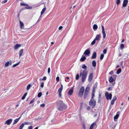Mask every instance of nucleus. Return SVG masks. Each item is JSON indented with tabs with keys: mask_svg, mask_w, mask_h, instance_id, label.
Here are the masks:
<instances>
[{
	"mask_svg": "<svg viewBox=\"0 0 129 129\" xmlns=\"http://www.w3.org/2000/svg\"><path fill=\"white\" fill-rule=\"evenodd\" d=\"M25 98V96H24L23 95L22 97L21 98V99L23 100Z\"/></svg>",
	"mask_w": 129,
	"mask_h": 129,
	"instance_id": "338daca9",
	"label": "nucleus"
},
{
	"mask_svg": "<svg viewBox=\"0 0 129 129\" xmlns=\"http://www.w3.org/2000/svg\"><path fill=\"white\" fill-rule=\"evenodd\" d=\"M21 45L18 44H16L14 47V49L15 50H17L18 48L20 47Z\"/></svg>",
	"mask_w": 129,
	"mask_h": 129,
	"instance_id": "2eb2a0df",
	"label": "nucleus"
},
{
	"mask_svg": "<svg viewBox=\"0 0 129 129\" xmlns=\"http://www.w3.org/2000/svg\"><path fill=\"white\" fill-rule=\"evenodd\" d=\"M92 66L94 67H95L96 65V62L95 60H93L92 62Z\"/></svg>",
	"mask_w": 129,
	"mask_h": 129,
	"instance_id": "393cba45",
	"label": "nucleus"
},
{
	"mask_svg": "<svg viewBox=\"0 0 129 129\" xmlns=\"http://www.w3.org/2000/svg\"><path fill=\"white\" fill-rule=\"evenodd\" d=\"M113 73V71H111L109 73V74L112 75Z\"/></svg>",
	"mask_w": 129,
	"mask_h": 129,
	"instance_id": "052dcab7",
	"label": "nucleus"
},
{
	"mask_svg": "<svg viewBox=\"0 0 129 129\" xmlns=\"http://www.w3.org/2000/svg\"><path fill=\"white\" fill-rule=\"evenodd\" d=\"M58 95L60 97H61V92H58Z\"/></svg>",
	"mask_w": 129,
	"mask_h": 129,
	"instance_id": "4d7b16f0",
	"label": "nucleus"
},
{
	"mask_svg": "<svg viewBox=\"0 0 129 129\" xmlns=\"http://www.w3.org/2000/svg\"><path fill=\"white\" fill-rule=\"evenodd\" d=\"M113 76L114 77L113 78H114V79L115 80L116 79V77H117V75H113Z\"/></svg>",
	"mask_w": 129,
	"mask_h": 129,
	"instance_id": "bf43d9fd",
	"label": "nucleus"
},
{
	"mask_svg": "<svg viewBox=\"0 0 129 129\" xmlns=\"http://www.w3.org/2000/svg\"><path fill=\"white\" fill-rule=\"evenodd\" d=\"M96 56V52H94L93 53L92 55L91 58V59L95 58Z\"/></svg>",
	"mask_w": 129,
	"mask_h": 129,
	"instance_id": "f3484780",
	"label": "nucleus"
},
{
	"mask_svg": "<svg viewBox=\"0 0 129 129\" xmlns=\"http://www.w3.org/2000/svg\"><path fill=\"white\" fill-rule=\"evenodd\" d=\"M33 126H29L28 127V129H32Z\"/></svg>",
	"mask_w": 129,
	"mask_h": 129,
	"instance_id": "13d9d810",
	"label": "nucleus"
},
{
	"mask_svg": "<svg viewBox=\"0 0 129 129\" xmlns=\"http://www.w3.org/2000/svg\"><path fill=\"white\" fill-rule=\"evenodd\" d=\"M90 90L89 87L87 86L85 90V92H86L87 93H88V92Z\"/></svg>",
	"mask_w": 129,
	"mask_h": 129,
	"instance_id": "cd10ccee",
	"label": "nucleus"
},
{
	"mask_svg": "<svg viewBox=\"0 0 129 129\" xmlns=\"http://www.w3.org/2000/svg\"><path fill=\"white\" fill-rule=\"evenodd\" d=\"M63 27L62 26H60L59 27V30H61L62 29Z\"/></svg>",
	"mask_w": 129,
	"mask_h": 129,
	"instance_id": "69168bd1",
	"label": "nucleus"
},
{
	"mask_svg": "<svg viewBox=\"0 0 129 129\" xmlns=\"http://www.w3.org/2000/svg\"><path fill=\"white\" fill-rule=\"evenodd\" d=\"M50 68H49L48 69V73L49 74L50 73Z\"/></svg>",
	"mask_w": 129,
	"mask_h": 129,
	"instance_id": "5fc2aeb1",
	"label": "nucleus"
},
{
	"mask_svg": "<svg viewBox=\"0 0 129 129\" xmlns=\"http://www.w3.org/2000/svg\"><path fill=\"white\" fill-rule=\"evenodd\" d=\"M45 105L44 104H43L40 105V106L42 108H44L45 107Z\"/></svg>",
	"mask_w": 129,
	"mask_h": 129,
	"instance_id": "09e8293b",
	"label": "nucleus"
},
{
	"mask_svg": "<svg viewBox=\"0 0 129 129\" xmlns=\"http://www.w3.org/2000/svg\"><path fill=\"white\" fill-rule=\"evenodd\" d=\"M88 93L85 92L84 95V99H86L88 97Z\"/></svg>",
	"mask_w": 129,
	"mask_h": 129,
	"instance_id": "412c9836",
	"label": "nucleus"
},
{
	"mask_svg": "<svg viewBox=\"0 0 129 129\" xmlns=\"http://www.w3.org/2000/svg\"><path fill=\"white\" fill-rule=\"evenodd\" d=\"M128 2V0H124L123 2V4H122V7H125Z\"/></svg>",
	"mask_w": 129,
	"mask_h": 129,
	"instance_id": "9d476101",
	"label": "nucleus"
},
{
	"mask_svg": "<svg viewBox=\"0 0 129 129\" xmlns=\"http://www.w3.org/2000/svg\"><path fill=\"white\" fill-rule=\"evenodd\" d=\"M84 87L83 86L82 87L80 88L79 92L78 95L80 97H82L83 95V92L84 91Z\"/></svg>",
	"mask_w": 129,
	"mask_h": 129,
	"instance_id": "20e7f679",
	"label": "nucleus"
},
{
	"mask_svg": "<svg viewBox=\"0 0 129 129\" xmlns=\"http://www.w3.org/2000/svg\"><path fill=\"white\" fill-rule=\"evenodd\" d=\"M82 69H86L87 66L85 64H83L82 66Z\"/></svg>",
	"mask_w": 129,
	"mask_h": 129,
	"instance_id": "e433bc0d",
	"label": "nucleus"
},
{
	"mask_svg": "<svg viewBox=\"0 0 129 129\" xmlns=\"http://www.w3.org/2000/svg\"><path fill=\"white\" fill-rule=\"evenodd\" d=\"M44 86V83L43 82H42L41 83V87H42L43 88Z\"/></svg>",
	"mask_w": 129,
	"mask_h": 129,
	"instance_id": "8fccbe9b",
	"label": "nucleus"
},
{
	"mask_svg": "<svg viewBox=\"0 0 129 129\" xmlns=\"http://www.w3.org/2000/svg\"><path fill=\"white\" fill-rule=\"evenodd\" d=\"M86 59V57L83 56V55L82 56V57L80 60V61L81 62H83L85 61V59Z\"/></svg>",
	"mask_w": 129,
	"mask_h": 129,
	"instance_id": "6ab92c4d",
	"label": "nucleus"
},
{
	"mask_svg": "<svg viewBox=\"0 0 129 129\" xmlns=\"http://www.w3.org/2000/svg\"><path fill=\"white\" fill-rule=\"evenodd\" d=\"M90 108V107H89V106H88L87 107L86 109L87 110H89Z\"/></svg>",
	"mask_w": 129,
	"mask_h": 129,
	"instance_id": "0e129e2a",
	"label": "nucleus"
},
{
	"mask_svg": "<svg viewBox=\"0 0 129 129\" xmlns=\"http://www.w3.org/2000/svg\"><path fill=\"white\" fill-rule=\"evenodd\" d=\"M105 95L107 100H109V99L111 100L112 97V94L111 93L109 94V93L106 92L105 93Z\"/></svg>",
	"mask_w": 129,
	"mask_h": 129,
	"instance_id": "39448f33",
	"label": "nucleus"
},
{
	"mask_svg": "<svg viewBox=\"0 0 129 129\" xmlns=\"http://www.w3.org/2000/svg\"><path fill=\"white\" fill-rule=\"evenodd\" d=\"M57 106L58 109L60 111H62L67 108V105L60 100L57 101Z\"/></svg>",
	"mask_w": 129,
	"mask_h": 129,
	"instance_id": "f257e3e1",
	"label": "nucleus"
},
{
	"mask_svg": "<svg viewBox=\"0 0 129 129\" xmlns=\"http://www.w3.org/2000/svg\"><path fill=\"white\" fill-rule=\"evenodd\" d=\"M20 62H19L18 63H16L13 65V66L12 67V68H14L16 66H17V65H18V64H19L20 63Z\"/></svg>",
	"mask_w": 129,
	"mask_h": 129,
	"instance_id": "72a5a7b5",
	"label": "nucleus"
},
{
	"mask_svg": "<svg viewBox=\"0 0 129 129\" xmlns=\"http://www.w3.org/2000/svg\"><path fill=\"white\" fill-rule=\"evenodd\" d=\"M124 45L123 44H121L120 45V49L121 50H122L124 48Z\"/></svg>",
	"mask_w": 129,
	"mask_h": 129,
	"instance_id": "473e14b6",
	"label": "nucleus"
},
{
	"mask_svg": "<svg viewBox=\"0 0 129 129\" xmlns=\"http://www.w3.org/2000/svg\"><path fill=\"white\" fill-rule=\"evenodd\" d=\"M101 94H99V98H98V103H100L101 101V100H100L101 99Z\"/></svg>",
	"mask_w": 129,
	"mask_h": 129,
	"instance_id": "2f4dec72",
	"label": "nucleus"
},
{
	"mask_svg": "<svg viewBox=\"0 0 129 129\" xmlns=\"http://www.w3.org/2000/svg\"><path fill=\"white\" fill-rule=\"evenodd\" d=\"M34 99L33 100H31L29 103V104H32L33 103L34 101Z\"/></svg>",
	"mask_w": 129,
	"mask_h": 129,
	"instance_id": "864d4df0",
	"label": "nucleus"
},
{
	"mask_svg": "<svg viewBox=\"0 0 129 129\" xmlns=\"http://www.w3.org/2000/svg\"><path fill=\"white\" fill-rule=\"evenodd\" d=\"M96 104L95 99H91L89 102V105L92 107V108H94Z\"/></svg>",
	"mask_w": 129,
	"mask_h": 129,
	"instance_id": "7ed1b4c3",
	"label": "nucleus"
},
{
	"mask_svg": "<svg viewBox=\"0 0 129 129\" xmlns=\"http://www.w3.org/2000/svg\"><path fill=\"white\" fill-rule=\"evenodd\" d=\"M101 38V34L97 35L96 37L94 39L95 40L98 41H99L100 39Z\"/></svg>",
	"mask_w": 129,
	"mask_h": 129,
	"instance_id": "ddd939ff",
	"label": "nucleus"
},
{
	"mask_svg": "<svg viewBox=\"0 0 129 129\" xmlns=\"http://www.w3.org/2000/svg\"><path fill=\"white\" fill-rule=\"evenodd\" d=\"M12 121V119H10L7 120L5 122L6 124H7L8 125H10Z\"/></svg>",
	"mask_w": 129,
	"mask_h": 129,
	"instance_id": "9b49d317",
	"label": "nucleus"
},
{
	"mask_svg": "<svg viewBox=\"0 0 129 129\" xmlns=\"http://www.w3.org/2000/svg\"><path fill=\"white\" fill-rule=\"evenodd\" d=\"M26 4H25L23 3H20V5L21 6H26Z\"/></svg>",
	"mask_w": 129,
	"mask_h": 129,
	"instance_id": "a18cd8bd",
	"label": "nucleus"
},
{
	"mask_svg": "<svg viewBox=\"0 0 129 129\" xmlns=\"http://www.w3.org/2000/svg\"><path fill=\"white\" fill-rule=\"evenodd\" d=\"M107 89L108 91H109L110 90H112V89H111V88L110 87H109Z\"/></svg>",
	"mask_w": 129,
	"mask_h": 129,
	"instance_id": "e2e57ef3",
	"label": "nucleus"
},
{
	"mask_svg": "<svg viewBox=\"0 0 129 129\" xmlns=\"http://www.w3.org/2000/svg\"><path fill=\"white\" fill-rule=\"evenodd\" d=\"M74 88L73 87L71 88L69 90L68 92V95H72L73 92Z\"/></svg>",
	"mask_w": 129,
	"mask_h": 129,
	"instance_id": "f8f14e48",
	"label": "nucleus"
},
{
	"mask_svg": "<svg viewBox=\"0 0 129 129\" xmlns=\"http://www.w3.org/2000/svg\"><path fill=\"white\" fill-rule=\"evenodd\" d=\"M19 22L20 23V27L21 28V29L23 28L24 26L23 23L20 21H19Z\"/></svg>",
	"mask_w": 129,
	"mask_h": 129,
	"instance_id": "4be33fe9",
	"label": "nucleus"
},
{
	"mask_svg": "<svg viewBox=\"0 0 129 129\" xmlns=\"http://www.w3.org/2000/svg\"><path fill=\"white\" fill-rule=\"evenodd\" d=\"M12 63V61L11 60L9 61H8L6 62L5 63V65L4 66L5 68L8 67L9 66L11 65Z\"/></svg>",
	"mask_w": 129,
	"mask_h": 129,
	"instance_id": "0eeeda50",
	"label": "nucleus"
},
{
	"mask_svg": "<svg viewBox=\"0 0 129 129\" xmlns=\"http://www.w3.org/2000/svg\"><path fill=\"white\" fill-rule=\"evenodd\" d=\"M28 123L27 122H25L24 123V124L25 125H28Z\"/></svg>",
	"mask_w": 129,
	"mask_h": 129,
	"instance_id": "774afa93",
	"label": "nucleus"
},
{
	"mask_svg": "<svg viewBox=\"0 0 129 129\" xmlns=\"http://www.w3.org/2000/svg\"><path fill=\"white\" fill-rule=\"evenodd\" d=\"M21 117V115H20V117L18 118H17L14 121V123L13 124V125H14L16 123H17L19 121Z\"/></svg>",
	"mask_w": 129,
	"mask_h": 129,
	"instance_id": "4468645a",
	"label": "nucleus"
},
{
	"mask_svg": "<svg viewBox=\"0 0 129 129\" xmlns=\"http://www.w3.org/2000/svg\"><path fill=\"white\" fill-rule=\"evenodd\" d=\"M63 89L61 88H60L58 90V92H61Z\"/></svg>",
	"mask_w": 129,
	"mask_h": 129,
	"instance_id": "c03bdc74",
	"label": "nucleus"
},
{
	"mask_svg": "<svg viewBox=\"0 0 129 129\" xmlns=\"http://www.w3.org/2000/svg\"><path fill=\"white\" fill-rule=\"evenodd\" d=\"M87 70L85 69L82 72V81L83 82L84 81L85 79L87 77Z\"/></svg>",
	"mask_w": 129,
	"mask_h": 129,
	"instance_id": "f03ea898",
	"label": "nucleus"
},
{
	"mask_svg": "<svg viewBox=\"0 0 129 129\" xmlns=\"http://www.w3.org/2000/svg\"><path fill=\"white\" fill-rule=\"evenodd\" d=\"M121 72V69L120 68L118 69L116 72V73L117 74H119Z\"/></svg>",
	"mask_w": 129,
	"mask_h": 129,
	"instance_id": "7c9ffc66",
	"label": "nucleus"
},
{
	"mask_svg": "<svg viewBox=\"0 0 129 129\" xmlns=\"http://www.w3.org/2000/svg\"><path fill=\"white\" fill-rule=\"evenodd\" d=\"M90 54V49L88 48L86 49L84 52V54L86 56H88Z\"/></svg>",
	"mask_w": 129,
	"mask_h": 129,
	"instance_id": "423d86ee",
	"label": "nucleus"
},
{
	"mask_svg": "<svg viewBox=\"0 0 129 129\" xmlns=\"http://www.w3.org/2000/svg\"><path fill=\"white\" fill-rule=\"evenodd\" d=\"M24 123H22L21 124L19 128V129H22L23 127L24 126Z\"/></svg>",
	"mask_w": 129,
	"mask_h": 129,
	"instance_id": "c756f323",
	"label": "nucleus"
},
{
	"mask_svg": "<svg viewBox=\"0 0 129 129\" xmlns=\"http://www.w3.org/2000/svg\"><path fill=\"white\" fill-rule=\"evenodd\" d=\"M41 16H42V15H41H41L40 16L38 20L37 21V22H38L40 20Z\"/></svg>",
	"mask_w": 129,
	"mask_h": 129,
	"instance_id": "de8ad7c7",
	"label": "nucleus"
},
{
	"mask_svg": "<svg viewBox=\"0 0 129 129\" xmlns=\"http://www.w3.org/2000/svg\"><path fill=\"white\" fill-rule=\"evenodd\" d=\"M117 98L116 96H114L112 100L115 101L117 99Z\"/></svg>",
	"mask_w": 129,
	"mask_h": 129,
	"instance_id": "79ce46f5",
	"label": "nucleus"
},
{
	"mask_svg": "<svg viewBox=\"0 0 129 129\" xmlns=\"http://www.w3.org/2000/svg\"><path fill=\"white\" fill-rule=\"evenodd\" d=\"M31 86V85L30 84H28L27 87L26 89L27 90H28L29 89Z\"/></svg>",
	"mask_w": 129,
	"mask_h": 129,
	"instance_id": "4c0bfd02",
	"label": "nucleus"
},
{
	"mask_svg": "<svg viewBox=\"0 0 129 129\" xmlns=\"http://www.w3.org/2000/svg\"><path fill=\"white\" fill-rule=\"evenodd\" d=\"M95 41L96 40H95L94 39L91 43V44L92 45H94L95 43Z\"/></svg>",
	"mask_w": 129,
	"mask_h": 129,
	"instance_id": "ea45409f",
	"label": "nucleus"
},
{
	"mask_svg": "<svg viewBox=\"0 0 129 129\" xmlns=\"http://www.w3.org/2000/svg\"><path fill=\"white\" fill-rule=\"evenodd\" d=\"M103 52L104 54H106L107 52V50L106 49H104L103 51Z\"/></svg>",
	"mask_w": 129,
	"mask_h": 129,
	"instance_id": "37998d69",
	"label": "nucleus"
},
{
	"mask_svg": "<svg viewBox=\"0 0 129 129\" xmlns=\"http://www.w3.org/2000/svg\"><path fill=\"white\" fill-rule=\"evenodd\" d=\"M104 55L103 54H101L100 57V59L101 60H102L103 58Z\"/></svg>",
	"mask_w": 129,
	"mask_h": 129,
	"instance_id": "f704fd0d",
	"label": "nucleus"
},
{
	"mask_svg": "<svg viewBox=\"0 0 129 129\" xmlns=\"http://www.w3.org/2000/svg\"><path fill=\"white\" fill-rule=\"evenodd\" d=\"M96 123L95 122L93 123L91 125L89 129H92L95 126Z\"/></svg>",
	"mask_w": 129,
	"mask_h": 129,
	"instance_id": "a211bd4d",
	"label": "nucleus"
},
{
	"mask_svg": "<svg viewBox=\"0 0 129 129\" xmlns=\"http://www.w3.org/2000/svg\"><path fill=\"white\" fill-rule=\"evenodd\" d=\"M8 0H4L2 2V3H6L7 1Z\"/></svg>",
	"mask_w": 129,
	"mask_h": 129,
	"instance_id": "49530a36",
	"label": "nucleus"
},
{
	"mask_svg": "<svg viewBox=\"0 0 129 129\" xmlns=\"http://www.w3.org/2000/svg\"><path fill=\"white\" fill-rule=\"evenodd\" d=\"M93 77V74L92 73H91L90 74H89V77L88 78V81L89 82H90L92 80V78Z\"/></svg>",
	"mask_w": 129,
	"mask_h": 129,
	"instance_id": "1a4fd4ad",
	"label": "nucleus"
},
{
	"mask_svg": "<svg viewBox=\"0 0 129 129\" xmlns=\"http://www.w3.org/2000/svg\"><path fill=\"white\" fill-rule=\"evenodd\" d=\"M56 80L58 82L59 81V77H56Z\"/></svg>",
	"mask_w": 129,
	"mask_h": 129,
	"instance_id": "3c124183",
	"label": "nucleus"
},
{
	"mask_svg": "<svg viewBox=\"0 0 129 129\" xmlns=\"http://www.w3.org/2000/svg\"><path fill=\"white\" fill-rule=\"evenodd\" d=\"M98 26L96 24H94L93 26V28L94 30H96L98 28Z\"/></svg>",
	"mask_w": 129,
	"mask_h": 129,
	"instance_id": "a878e982",
	"label": "nucleus"
},
{
	"mask_svg": "<svg viewBox=\"0 0 129 129\" xmlns=\"http://www.w3.org/2000/svg\"><path fill=\"white\" fill-rule=\"evenodd\" d=\"M119 113V112H117V114L116 115L114 116V120L116 119H118L119 116V114H118V113Z\"/></svg>",
	"mask_w": 129,
	"mask_h": 129,
	"instance_id": "5701e85b",
	"label": "nucleus"
},
{
	"mask_svg": "<svg viewBox=\"0 0 129 129\" xmlns=\"http://www.w3.org/2000/svg\"><path fill=\"white\" fill-rule=\"evenodd\" d=\"M94 90L93 88V90L92 93V95H91V99H93V97L94 96Z\"/></svg>",
	"mask_w": 129,
	"mask_h": 129,
	"instance_id": "bb28decb",
	"label": "nucleus"
},
{
	"mask_svg": "<svg viewBox=\"0 0 129 129\" xmlns=\"http://www.w3.org/2000/svg\"><path fill=\"white\" fill-rule=\"evenodd\" d=\"M42 95V93L41 92H40L38 93V97L39 98Z\"/></svg>",
	"mask_w": 129,
	"mask_h": 129,
	"instance_id": "c9c22d12",
	"label": "nucleus"
},
{
	"mask_svg": "<svg viewBox=\"0 0 129 129\" xmlns=\"http://www.w3.org/2000/svg\"><path fill=\"white\" fill-rule=\"evenodd\" d=\"M79 75L78 74H77L76 77V80H78L79 78Z\"/></svg>",
	"mask_w": 129,
	"mask_h": 129,
	"instance_id": "58836bf2",
	"label": "nucleus"
},
{
	"mask_svg": "<svg viewBox=\"0 0 129 129\" xmlns=\"http://www.w3.org/2000/svg\"><path fill=\"white\" fill-rule=\"evenodd\" d=\"M102 32L103 34V38L104 39H105L106 37V34L105 31L104 27L102 25Z\"/></svg>",
	"mask_w": 129,
	"mask_h": 129,
	"instance_id": "6e6552de",
	"label": "nucleus"
},
{
	"mask_svg": "<svg viewBox=\"0 0 129 129\" xmlns=\"http://www.w3.org/2000/svg\"><path fill=\"white\" fill-rule=\"evenodd\" d=\"M120 2V0H117L116 3L117 5H119Z\"/></svg>",
	"mask_w": 129,
	"mask_h": 129,
	"instance_id": "a19ab883",
	"label": "nucleus"
},
{
	"mask_svg": "<svg viewBox=\"0 0 129 129\" xmlns=\"http://www.w3.org/2000/svg\"><path fill=\"white\" fill-rule=\"evenodd\" d=\"M83 129H86V127L85 125L84 124H83Z\"/></svg>",
	"mask_w": 129,
	"mask_h": 129,
	"instance_id": "680f3d73",
	"label": "nucleus"
},
{
	"mask_svg": "<svg viewBox=\"0 0 129 129\" xmlns=\"http://www.w3.org/2000/svg\"><path fill=\"white\" fill-rule=\"evenodd\" d=\"M46 76H44V77L43 78V79H42V80H46Z\"/></svg>",
	"mask_w": 129,
	"mask_h": 129,
	"instance_id": "6e6d98bb",
	"label": "nucleus"
},
{
	"mask_svg": "<svg viewBox=\"0 0 129 129\" xmlns=\"http://www.w3.org/2000/svg\"><path fill=\"white\" fill-rule=\"evenodd\" d=\"M46 6L44 5V8L43 9L42 11L41 12V15H42L44 12L46 10Z\"/></svg>",
	"mask_w": 129,
	"mask_h": 129,
	"instance_id": "aec40b11",
	"label": "nucleus"
},
{
	"mask_svg": "<svg viewBox=\"0 0 129 129\" xmlns=\"http://www.w3.org/2000/svg\"><path fill=\"white\" fill-rule=\"evenodd\" d=\"M23 49L20 50L19 52V58H20L22 54Z\"/></svg>",
	"mask_w": 129,
	"mask_h": 129,
	"instance_id": "dca6fc26",
	"label": "nucleus"
},
{
	"mask_svg": "<svg viewBox=\"0 0 129 129\" xmlns=\"http://www.w3.org/2000/svg\"><path fill=\"white\" fill-rule=\"evenodd\" d=\"M115 101H113V100H112L111 101V104H112V105H113L114 104V103L115 102Z\"/></svg>",
	"mask_w": 129,
	"mask_h": 129,
	"instance_id": "603ef678",
	"label": "nucleus"
},
{
	"mask_svg": "<svg viewBox=\"0 0 129 129\" xmlns=\"http://www.w3.org/2000/svg\"><path fill=\"white\" fill-rule=\"evenodd\" d=\"M114 79L112 77H110L109 78V81L110 82H112L114 81Z\"/></svg>",
	"mask_w": 129,
	"mask_h": 129,
	"instance_id": "b1692460",
	"label": "nucleus"
},
{
	"mask_svg": "<svg viewBox=\"0 0 129 129\" xmlns=\"http://www.w3.org/2000/svg\"><path fill=\"white\" fill-rule=\"evenodd\" d=\"M26 7H25V9H31L32 8V7L29 6L27 4L26 6Z\"/></svg>",
	"mask_w": 129,
	"mask_h": 129,
	"instance_id": "c85d7f7f",
	"label": "nucleus"
}]
</instances>
